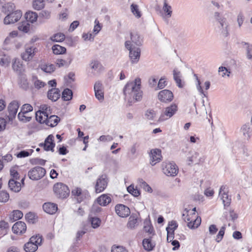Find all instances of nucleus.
I'll return each instance as SVG.
<instances>
[{"label": "nucleus", "mask_w": 252, "mask_h": 252, "mask_svg": "<svg viewBox=\"0 0 252 252\" xmlns=\"http://www.w3.org/2000/svg\"><path fill=\"white\" fill-rule=\"evenodd\" d=\"M124 93L129 103L140 101L143 95L141 90V79L137 78L134 81L128 82L124 89Z\"/></svg>", "instance_id": "obj_1"}, {"label": "nucleus", "mask_w": 252, "mask_h": 252, "mask_svg": "<svg viewBox=\"0 0 252 252\" xmlns=\"http://www.w3.org/2000/svg\"><path fill=\"white\" fill-rule=\"evenodd\" d=\"M125 47L129 51V57L131 63H137L140 57V49L139 47H134L130 41H126Z\"/></svg>", "instance_id": "obj_2"}, {"label": "nucleus", "mask_w": 252, "mask_h": 252, "mask_svg": "<svg viewBox=\"0 0 252 252\" xmlns=\"http://www.w3.org/2000/svg\"><path fill=\"white\" fill-rule=\"evenodd\" d=\"M54 191L58 197L64 198L69 194V189L68 187L62 183H58L54 186Z\"/></svg>", "instance_id": "obj_3"}, {"label": "nucleus", "mask_w": 252, "mask_h": 252, "mask_svg": "<svg viewBox=\"0 0 252 252\" xmlns=\"http://www.w3.org/2000/svg\"><path fill=\"white\" fill-rule=\"evenodd\" d=\"M162 171L168 176H175L178 173V168L174 162H164L162 163Z\"/></svg>", "instance_id": "obj_4"}, {"label": "nucleus", "mask_w": 252, "mask_h": 252, "mask_svg": "<svg viewBox=\"0 0 252 252\" xmlns=\"http://www.w3.org/2000/svg\"><path fill=\"white\" fill-rule=\"evenodd\" d=\"M177 105L175 103L171 104L164 108L159 118V120L163 121L172 117L177 112Z\"/></svg>", "instance_id": "obj_5"}, {"label": "nucleus", "mask_w": 252, "mask_h": 252, "mask_svg": "<svg viewBox=\"0 0 252 252\" xmlns=\"http://www.w3.org/2000/svg\"><path fill=\"white\" fill-rule=\"evenodd\" d=\"M46 174L45 169L40 166H36L30 170L28 175L32 180H38L41 179Z\"/></svg>", "instance_id": "obj_6"}, {"label": "nucleus", "mask_w": 252, "mask_h": 252, "mask_svg": "<svg viewBox=\"0 0 252 252\" xmlns=\"http://www.w3.org/2000/svg\"><path fill=\"white\" fill-rule=\"evenodd\" d=\"M22 15V13L20 10H16L9 13L4 18L3 23L5 25L13 24L17 22L21 18Z\"/></svg>", "instance_id": "obj_7"}, {"label": "nucleus", "mask_w": 252, "mask_h": 252, "mask_svg": "<svg viewBox=\"0 0 252 252\" xmlns=\"http://www.w3.org/2000/svg\"><path fill=\"white\" fill-rule=\"evenodd\" d=\"M173 94L169 90H163L158 94V98L161 102L169 103L173 99Z\"/></svg>", "instance_id": "obj_8"}, {"label": "nucleus", "mask_w": 252, "mask_h": 252, "mask_svg": "<svg viewBox=\"0 0 252 252\" xmlns=\"http://www.w3.org/2000/svg\"><path fill=\"white\" fill-rule=\"evenodd\" d=\"M94 94L96 98L100 102L104 100V87L100 81L95 82L94 87Z\"/></svg>", "instance_id": "obj_9"}, {"label": "nucleus", "mask_w": 252, "mask_h": 252, "mask_svg": "<svg viewBox=\"0 0 252 252\" xmlns=\"http://www.w3.org/2000/svg\"><path fill=\"white\" fill-rule=\"evenodd\" d=\"M228 189L226 186H222L220 189L219 195L223 203L224 207H228L230 205L231 201V197L228 195Z\"/></svg>", "instance_id": "obj_10"}, {"label": "nucleus", "mask_w": 252, "mask_h": 252, "mask_svg": "<svg viewBox=\"0 0 252 252\" xmlns=\"http://www.w3.org/2000/svg\"><path fill=\"white\" fill-rule=\"evenodd\" d=\"M107 179L105 175H101L96 181L95 190L96 193L103 191L107 186Z\"/></svg>", "instance_id": "obj_11"}, {"label": "nucleus", "mask_w": 252, "mask_h": 252, "mask_svg": "<svg viewBox=\"0 0 252 252\" xmlns=\"http://www.w3.org/2000/svg\"><path fill=\"white\" fill-rule=\"evenodd\" d=\"M36 48L32 46H27L25 48V51L21 54L22 59L26 61L29 62L33 58L36 52Z\"/></svg>", "instance_id": "obj_12"}, {"label": "nucleus", "mask_w": 252, "mask_h": 252, "mask_svg": "<svg viewBox=\"0 0 252 252\" xmlns=\"http://www.w3.org/2000/svg\"><path fill=\"white\" fill-rule=\"evenodd\" d=\"M19 107V103L16 101H13L9 104L7 117L9 121H12L15 118Z\"/></svg>", "instance_id": "obj_13"}, {"label": "nucleus", "mask_w": 252, "mask_h": 252, "mask_svg": "<svg viewBox=\"0 0 252 252\" xmlns=\"http://www.w3.org/2000/svg\"><path fill=\"white\" fill-rule=\"evenodd\" d=\"M150 157V164L154 166L157 163L160 162L161 159V151L158 149H152L151 151Z\"/></svg>", "instance_id": "obj_14"}, {"label": "nucleus", "mask_w": 252, "mask_h": 252, "mask_svg": "<svg viewBox=\"0 0 252 252\" xmlns=\"http://www.w3.org/2000/svg\"><path fill=\"white\" fill-rule=\"evenodd\" d=\"M12 230L14 233L21 235L26 232L27 226L24 222L19 221L13 225Z\"/></svg>", "instance_id": "obj_15"}, {"label": "nucleus", "mask_w": 252, "mask_h": 252, "mask_svg": "<svg viewBox=\"0 0 252 252\" xmlns=\"http://www.w3.org/2000/svg\"><path fill=\"white\" fill-rule=\"evenodd\" d=\"M54 136L52 135H49L45 140L44 143H40L39 146L43 147L44 150L46 151H54L55 143L53 142Z\"/></svg>", "instance_id": "obj_16"}, {"label": "nucleus", "mask_w": 252, "mask_h": 252, "mask_svg": "<svg viewBox=\"0 0 252 252\" xmlns=\"http://www.w3.org/2000/svg\"><path fill=\"white\" fill-rule=\"evenodd\" d=\"M115 211L120 217H126L130 214V210L128 207L123 204H118L115 207Z\"/></svg>", "instance_id": "obj_17"}, {"label": "nucleus", "mask_w": 252, "mask_h": 252, "mask_svg": "<svg viewBox=\"0 0 252 252\" xmlns=\"http://www.w3.org/2000/svg\"><path fill=\"white\" fill-rule=\"evenodd\" d=\"M221 22L218 23V32H220L223 36L226 37L228 35V24L226 20H222Z\"/></svg>", "instance_id": "obj_18"}, {"label": "nucleus", "mask_w": 252, "mask_h": 252, "mask_svg": "<svg viewBox=\"0 0 252 252\" xmlns=\"http://www.w3.org/2000/svg\"><path fill=\"white\" fill-rule=\"evenodd\" d=\"M169 225H174L173 228L167 227L166 229L167 231V240L168 242H171L174 238V231L178 227V224L175 221H171L169 222Z\"/></svg>", "instance_id": "obj_19"}, {"label": "nucleus", "mask_w": 252, "mask_h": 252, "mask_svg": "<svg viewBox=\"0 0 252 252\" xmlns=\"http://www.w3.org/2000/svg\"><path fill=\"white\" fill-rule=\"evenodd\" d=\"M184 220L187 222V226L191 229H195L197 228L200 224L201 219L200 217H197L195 220H191L189 216L186 217L184 219Z\"/></svg>", "instance_id": "obj_20"}, {"label": "nucleus", "mask_w": 252, "mask_h": 252, "mask_svg": "<svg viewBox=\"0 0 252 252\" xmlns=\"http://www.w3.org/2000/svg\"><path fill=\"white\" fill-rule=\"evenodd\" d=\"M240 131L246 140H249L250 139L252 135V131L250 124L243 125L241 127Z\"/></svg>", "instance_id": "obj_21"}, {"label": "nucleus", "mask_w": 252, "mask_h": 252, "mask_svg": "<svg viewBox=\"0 0 252 252\" xmlns=\"http://www.w3.org/2000/svg\"><path fill=\"white\" fill-rule=\"evenodd\" d=\"M43 209L46 213L49 214H54L57 212L58 206L55 203L47 202L43 205Z\"/></svg>", "instance_id": "obj_22"}, {"label": "nucleus", "mask_w": 252, "mask_h": 252, "mask_svg": "<svg viewBox=\"0 0 252 252\" xmlns=\"http://www.w3.org/2000/svg\"><path fill=\"white\" fill-rule=\"evenodd\" d=\"M60 96V91L59 89L54 88L49 90L47 93L48 99L52 101H56Z\"/></svg>", "instance_id": "obj_23"}, {"label": "nucleus", "mask_w": 252, "mask_h": 252, "mask_svg": "<svg viewBox=\"0 0 252 252\" xmlns=\"http://www.w3.org/2000/svg\"><path fill=\"white\" fill-rule=\"evenodd\" d=\"M44 118L47 120L45 124L51 127H54L57 126L60 120V118L56 115H51L50 116L48 115L47 117H45Z\"/></svg>", "instance_id": "obj_24"}, {"label": "nucleus", "mask_w": 252, "mask_h": 252, "mask_svg": "<svg viewBox=\"0 0 252 252\" xmlns=\"http://www.w3.org/2000/svg\"><path fill=\"white\" fill-rule=\"evenodd\" d=\"M8 187L11 190L15 192L20 191L21 189V183L14 179L9 180L8 182Z\"/></svg>", "instance_id": "obj_25"}, {"label": "nucleus", "mask_w": 252, "mask_h": 252, "mask_svg": "<svg viewBox=\"0 0 252 252\" xmlns=\"http://www.w3.org/2000/svg\"><path fill=\"white\" fill-rule=\"evenodd\" d=\"M131 35V43L132 44H135L136 46H140L142 45L143 42V39L140 35L136 32H132Z\"/></svg>", "instance_id": "obj_26"}, {"label": "nucleus", "mask_w": 252, "mask_h": 252, "mask_svg": "<svg viewBox=\"0 0 252 252\" xmlns=\"http://www.w3.org/2000/svg\"><path fill=\"white\" fill-rule=\"evenodd\" d=\"M138 225L137 218L134 216H131L127 223L126 226L131 230L134 229Z\"/></svg>", "instance_id": "obj_27"}, {"label": "nucleus", "mask_w": 252, "mask_h": 252, "mask_svg": "<svg viewBox=\"0 0 252 252\" xmlns=\"http://www.w3.org/2000/svg\"><path fill=\"white\" fill-rule=\"evenodd\" d=\"M12 68L14 71L17 74H20L22 71L23 66L20 60L16 58L13 60Z\"/></svg>", "instance_id": "obj_28"}, {"label": "nucleus", "mask_w": 252, "mask_h": 252, "mask_svg": "<svg viewBox=\"0 0 252 252\" xmlns=\"http://www.w3.org/2000/svg\"><path fill=\"white\" fill-rule=\"evenodd\" d=\"M97 201L100 205L105 206L111 202V198L106 194H103L97 199Z\"/></svg>", "instance_id": "obj_29"}, {"label": "nucleus", "mask_w": 252, "mask_h": 252, "mask_svg": "<svg viewBox=\"0 0 252 252\" xmlns=\"http://www.w3.org/2000/svg\"><path fill=\"white\" fill-rule=\"evenodd\" d=\"M241 44L246 50L247 58L248 60H251L252 59V44L244 41H242Z\"/></svg>", "instance_id": "obj_30"}, {"label": "nucleus", "mask_w": 252, "mask_h": 252, "mask_svg": "<svg viewBox=\"0 0 252 252\" xmlns=\"http://www.w3.org/2000/svg\"><path fill=\"white\" fill-rule=\"evenodd\" d=\"M162 9L165 12V15L163 17L164 19H166L171 17L172 13L171 6L167 4L166 0H164Z\"/></svg>", "instance_id": "obj_31"}, {"label": "nucleus", "mask_w": 252, "mask_h": 252, "mask_svg": "<svg viewBox=\"0 0 252 252\" xmlns=\"http://www.w3.org/2000/svg\"><path fill=\"white\" fill-rule=\"evenodd\" d=\"M72 59L69 57L67 60L57 59L55 62L59 67L66 66L67 67L71 63Z\"/></svg>", "instance_id": "obj_32"}, {"label": "nucleus", "mask_w": 252, "mask_h": 252, "mask_svg": "<svg viewBox=\"0 0 252 252\" xmlns=\"http://www.w3.org/2000/svg\"><path fill=\"white\" fill-rule=\"evenodd\" d=\"M40 68L44 72L48 73L53 72L56 69L55 65L50 63L42 64L40 66Z\"/></svg>", "instance_id": "obj_33"}, {"label": "nucleus", "mask_w": 252, "mask_h": 252, "mask_svg": "<svg viewBox=\"0 0 252 252\" xmlns=\"http://www.w3.org/2000/svg\"><path fill=\"white\" fill-rule=\"evenodd\" d=\"M143 246L145 250L150 251L154 248L155 244L152 242L151 239L150 238L143 239Z\"/></svg>", "instance_id": "obj_34"}, {"label": "nucleus", "mask_w": 252, "mask_h": 252, "mask_svg": "<svg viewBox=\"0 0 252 252\" xmlns=\"http://www.w3.org/2000/svg\"><path fill=\"white\" fill-rule=\"evenodd\" d=\"M90 67L96 72H99L103 69L102 64L97 61H93L90 64Z\"/></svg>", "instance_id": "obj_35"}, {"label": "nucleus", "mask_w": 252, "mask_h": 252, "mask_svg": "<svg viewBox=\"0 0 252 252\" xmlns=\"http://www.w3.org/2000/svg\"><path fill=\"white\" fill-rule=\"evenodd\" d=\"M25 18L26 19L27 22H30L32 23L36 21L37 18L38 17L37 14L36 13L34 12L29 11L26 12L25 15Z\"/></svg>", "instance_id": "obj_36"}, {"label": "nucleus", "mask_w": 252, "mask_h": 252, "mask_svg": "<svg viewBox=\"0 0 252 252\" xmlns=\"http://www.w3.org/2000/svg\"><path fill=\"white\" fill-rule=\"evenodd\" d=\"M72 92L68 88L65 89L62 93V99L64 101H68L72 98Z\"/></svg>", "instance_id": "obj_37"}, {"label": "nucleus", "mask_w": 252, "mask_h": 252, "mask_svg": "<svg viewBox=\"0 0 252 252\" xmlns=\"http://www.w3.org/2000/svg\"><path fill=\"white\" fill-rule=\"evenodd\" d=\"M38 248L36 244H32L31 242H28L24 245V250L26 252H34Z\"/></svg>", "instance_id": "obj_38"}, {"label": "nucleus", "mask_w": 252, "mask_h": 252, "mask_svg": "<svg viewBox=\"0 0 252 252\" xmlns=\"http://www.w3.org/2000/svg\"><path fill=\"white\" fill-rule=\"evenodd\" d=\"M52 50L55 54H63L65 53L66 48L59 45L56 44L53 46Z\"/></svg>", "instance_id": "obj_39"}, {"label": "nucleus", "mask_w": 252, "mask_h": 252, "mask_svg": "<svg viewBox=\"0 0 252 252\" xmlns=\"http://www.w3.org/2000/svg\"><path fill=\"white\" fill-rule=\"evenodd\" d=\"M189 153L190 155V156L188 157V160L190 162V163H189V164L192 162H198L199 161V159L198 158L199 154L197 152L195 151H190Z\"/></svg>", "instance_id": "obj_40"}, {"label": "nucleus", "mask_w": 252, "mask_h": 252, "mask_svg": "<svg viewBox=\"0 0 252 252\" xmlns=\"http://www.w3.org/2000/svg\"><path fill=\"white\" fill-rule=\"evenodd\" d=\"M138 184L140 187L143 189L145 191L151 193L153 191L150 186L145 182L142 179H139L138 180Z\"/></svg>", "instance_id": "obj_41"}, {"label": "nucleus", "mask_w": 252, "mask_h": 252, "mask_svg": "<svg viewBox=\"0 0 252 252\" xmlns=\"http://www.w3.org/2000/svg\"><path fill=\"white\" fill-rule=\"evenodd\" d=\"M65 39V35L61 32L54 34L50 37V39L54 42H62Z\"/></svg>", "instance_id": "obj_42"}, {"label": "nucleus", "mask_w": 252, "mask_h": 252, "mask_svg": "<svg viewBox=\"0 0 252 252\" xmlns=\"http://www.w3.org/2000/svg\"><path fill=\"white\" fill-rule=\"evenodd\" d=\"M144 229L146 232L149 234H152L153 232V228L150 220H145L144 221Z\"/></svg>", "instance_id": "obj_43"}, {"label": "nucleus", "mask_w": 252, "mask_h": 252, "mask_svg": "<svg viewBox=\"0 0 252 252\" xmlns=\"http://www.w3.org/2000/svg\"><path fill=\"white\" fill-rule=\"evenodd\" d=\"M38 111L43 112L42 114L44 115V117H47L51 113V108L47 105H42L40 107V110Z\"/></svg>", "instance_id": "obj_44"}, {"label": "nucleus", "mask_w": 252, "mask_h": 252, "mask_svg": "<svg viewBox=\"0 0 252 252\" xmlns=\"http://www.w3.org/2000/svg\"><path fill=\"white\" fill-rule=\"evenodd\" d=\"M44 4L43 0H35L33 1L32 6L37 10H39L44 7Z\"/></svg>", "instance_id": "obj_45"}, {"label": "nucleus", "mask_w": 252, "mask_h": 252, "mask_svg": "<svg viewBox=\"0 0 252 252\" xmlns=\"http://www.w3.org/2000/svg\"><path fill=\"white\" fill-rule=\"evenodd\" d=\"M30 242L32 244H36L38 247V245H40L42 242L41 236L39 235H36L35 236H32L30 239Z\"/></svg>", "instance_id": "obj_46"}, {"label": "nucleus", "mask_w": 252, "mask_h": 252, "mask_svg": "<svg viewBox=\"0 0 252 252\" xmlns=\"http://www.w3.org/2000/svg\"><path fill=\"white\" fill-rule=\"evenodd\" d=\"M9 227L8 223L4 221H0V234L5 235L6 233V229Z\"/></svg>", "instance_id": "obj_47"}, {"label": "nucleus", "mask_w": 252, "mask_h": 252, "mask_svg": "<svg viewBox=\"0 0 252 252\" xmlns=\"http://www.w3.org/2000/svg\"><path fill=\"white\" fill-rule=\"evenodd\" d=\"M131 12L137 18H140L141 16V12L139 10L138 6L136 4L132 3L130 6Z\"/></svg>", "instance_id": "obj_48"}, {"label": "nucleus", "mask_w": 252, "mask_h": 252, "mask_svg": "<svg viewBox=\"0 0 252 252\" xmlns=\"http://www.w3.org/2000/svg\"><path fill=\"white\" fill-rule=\"evenodd\" d=\"M218 71L222 77H224L225 76L229 77L231 73V71L229 69L223 66L220 67Z\"/></svg>", "instance_id": "obj_49"}, {"label": "nucleus", "mask_w": 252, "mask_h": 252, "mask_svg": "<svg viewBox=\"0 0 252 252\" xmlns=\"http://www.w3.org/2000/svg\"><path fill=\"white\" fill-rule=\"evenodd\" d=\"M127 191L133 195L134 196L137 197L140 195V191L136 188H134L133 185H130L127 188Z\"/></svg>", "instance_id": "obj_50"}, {"label": "nucleus", "mask_w": 252, "mask_h": 252, "mask_svg": "<svg viewBox=\"0 0 252 252\" xmlns=\"http://www.w3.org/2000/svg\"><path fill=\"white\" fill-rule=\"evenodd\" d=\"M43 112L40 111H37L35 113V118L37 122L40 124H45L47 121L46 119L44 118Z\"/></svg>", "instance_id": "obj_51"}, {"label": "nucleus", "mask_w": 252, "mask_h": 252, "mask_svg": "<svg viewBox=\"0 0 252 252\" xmlns=\"http://www.w3.org/2000/svg\"><path fill=\"white\" fill-rule=\"evenodd\" d=\"M167 85L166 78L164 77H161L158 81V85L155 88V90H158L163 89Z\"/></svg>", "instance_id": "obj_52"}, {"label": "nucleus", "mask_w": 252, "mask_h": 252, "mask_svg": "<svg viewBox=\"0 0 252 252\" xmlns=\"http://www.w3.org/2000/svg\"><path fill=\"white\" fill-rule=\"evenodd\" d=\"M14 8H15V5H14V3H11V2H9L6 4H5V5L3 6L2 11L3 12H4L5 13H6V12L11 13V12H13Z\"/></svg>", "instance_id": "obj_53"}, {"label": "nucleus", "mask_w": 252, "mask_h": 252, "mask_svg": "<svg viewBox=\"0 0 252 252\" xmlns=\"http://www.w3.org/2000/svg\"><path fill=\"white\" fill-rule=\"evenodd\" d=\"M30 25L28 22L24 21L19 26L18 29L25 32H28L30 30Z\"/></svg>", "instance_id": "obj_54"}, {"label": "nucleus", "mask_w": 252, "mask_h": 252, "mask_svg": "<svg viewBox=\"0 0 252 252\" xmlns=\"http://www.w3.org/2000/svg\"><path fill=\"white\" fill-rule=\"evenodd\" d=\"M26 114H24L23 113H22V112L20 111V112H19L18 114V119L20 121H22V122H23L25 123L30 122L32 119V117L27 116H26Z\"/></svg>", "instance_id": "obj_55"}, {"label": "nucleus", "mask_w": 252, "mask_h": 252, "mask_svg": "<svg viewBox=\"0 0 252 252\" xmlns=\"http://www.w3.org/2000/svg\"><path fill=\"white\" fill-rule=\"evenodd\" d=\"M9 198V194L5 191H0V202H6Z\"/></svg>", "instance_id": "obj_56"}, {"label": "nucleus", "mask_w": 252, "mask_h": 252, "mask_svg": "<svg viewBox=\"0 0 252 252\" xmlns=\"http://www.w3.org/2000/svg\"><path fill=\"white\" fill-rule=\"evenodd\" d=\"M23 213L19 210H14L12 212V218L14 220H17L23 217Z\"/></svg>", "instance_id": "obj_57"}, {"label": "nucleus", "mask_w": 252, "mask_h": 252, "mask_svg": "<svg viewBox=\"0 0 252 252\" xmlns=\"http://www.w3.org/2000/svg\"><path fill=\"white\" fill-rule=\"evenodd\" d=\"M32 110L33 108L31 105L29 104H25L22 106L21 112L24 114H27L28 112L32 111Z\"/></svg>", "instance_id": "obj_58"}, {"label": "nucleus", "mask_w": 252, "mask_h": 252, "mask_svg": "<svg viewBox=\"0 0 252 252\" xmlns=\"http://www.w3.org/2000/svg\"><path fill=\"white\" fill-rule=\"evenodd\" d=\"M92 226L94 228L98 227L101 223V220L98 218H92L91 219Z\"/></svg>", "instance_id": "obj_59"}, {"label": "nucleus", "mask_w": 252, "mask_h": 252, "mask_svg": "<svg viewBox=\"0 0 252 252\" xmlns=\"http://www.w3.org/2000/svg\"><path fill=\"white\" fill-rule=\"evenodd\" d=\"M225 229V227L224 225L222 226L221 227V228L220 229L218 235H217L216 241L218 242H220L221 240V239H222L223 236L224 234Z\"/></svg>", "instance_id": "obj_60"}, {"label": "nucleus", "mask_w": 252, "mask_h": 252, "mask_svg": "<svg viewBox=\"0 0 252 252\" xmlns=\"http://www.w3.org/2000/svg\"><path fill=\"white\" fill-rule=\"evenodd\" d=\"M10 60L9 57H4L0 59V64L1 66H8L10 64Z\"/></svg>", "instance_id": "obj_61"}, {"label": "nucleus", "mask_w": 252, "mask_h": 252, "mask_svg": "<svg viewBox=\"0 0 252 252\" xmlns=\"http://www.w3.org/2000/svg\"><path fill=\"white\" fill-rule=\"evenodd\" d=\"M45 160L39 158H35L31 160V163L33 164L44 165L45 164Z\"/></svg>", "instance_id": "obj_62"}, {"label": "nucleus", "mask_w": 252, "mask_h": 252, "mask_svg": "<svg viewBox=\"0 0 252 252\" xmlns=\"http://www.w3.org/2000/svg\"><path fill=\"white\" fill-rule=\"evenodd\" d=\"M194 76L195 77V79L197 81V84H196V88H197V90L199 91V92L201 94H203L204 96H205V94H204V92H203V90L202 88V87L201 86V82L199 80V79H198L197 76L196 74H194Z\"/></svg>", "instance_id": "obj_63"}, {"label": "nucleus", "mask_w": 252, "mask_h": 252, "mask_svg": "<svg viewBox=\"0 0 252 252\" xmlns=\"http://www.w3.org/2000/svg\"><path fill=\"white\" fill-rule=\"evenodd\" d=\"M111 252H128L127 250L123 246H113Z\"/></svg>", "instance_id": "obj_64"}]
</instances>
